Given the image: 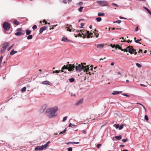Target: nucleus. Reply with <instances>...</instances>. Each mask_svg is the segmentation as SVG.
Returning a JSON list of instances; mask_svg holds the SVG:
<instances>
[{
  "mask_svg": "<svg viewBox=\"0 0 151 151\" xmlns=\"http://www.w3.org/2000/svg\"><path fill=\"white\" fill-rule=\"evenodd\" d=\"M58 110L57 106L47 109L46 111V114L49 118H53L57 115V112Z\"/></svg>",
  "mask_w": 151,
  "mask_h": 151,
  "instance_id": "nucleus-1",
  "label": "nucleus"
},
{
  "mask_svg": "<svg viewBox=\"0 0 151 151\" xmlns=\"http://www.w3.org/2000/svg\"><path fill=\"white\" fill-rule=\"evenodd\" d=\"M75 66L74 65L71 64L67 65H64L62 68V70H56L55 71L53 72V73H58L60 72H64L66 73V72L64 71L65 69H68L69 71H71L74 70Z\"/></svg>",
  "mask_w": 151,
  "mask_h": 151,
  "instance_id": "nucleus-2",
  "label": "nucleus"
},
{
  "mask_svg": "<svg viewBox=\"0 0 151 151\" xmlns=\"http://www.w3.org/2000/svg\"><path fill=\"white\" fill-rule=\"evenodd\" d=\"M75 66V68H76V71H81L82 69L85 68V70L86 72H87L89 70V67L88 65L87 66H84L83 65H81V64H79L78 66H76L75 65L73 64Z\"/></svg>",
  "mask_w": 151,
  "mask_h": 151,
  "instance_id": "nucleus-3",
  "label": "nucleus"
},
{
  "mask_svg": "<svg viewBox=\"0 0 151 151\" xmlns=\"http://www.w3.org/2000/svg\"><path fill=\"white\" fill-rule=\"evenodd\" d=\"M96 3L99 5L103 6H107L108 4L106 1H97Z\"/></svg>",
  "mask_w": 151,
  "mask_h": 151,
  "instance_id": "nucleus-4",
  "label": "nucleus"
},
{
  "mask_svg": "<svg viewBox=\"0 0 151 151\" xmlns=\"http://www.w3.org/2000/svg\"><path fill=\"white\" fill-rule=\"evenodd\" d=\"M3 27L6 30H8L10 28V25L8 23L4 22L3 24Z\"/></svg>",
  "mask_w": 151,
  "mask_h": 151,
  "instance_id": "nucleus-5",
  "label": "nucleus"
},
{
  "mask_svg": "<svg viewBox=\"0 0 151 151\" xmlns=\"http://www.w3.org/2000/svg\"><path fill=\"white\" fill-rule=\"evenodd\" d=\"M86 32L85 33V35L86 36L87 38H89L90 37V36H91V38H92L93 35V33H90L89 31H88L86 30Z\"/></svg>",
  "mask_w": 151,
  "mask_h": 151,
  "instance_id": "nucleus-6",
  "label": "nucleus"
},
{
  "mask_svg": "<svg viewBox=\"0 0 151 151\" xmlns=\"http://www.w3.org/2000/svg\"><path fill=\"white\" fill-rule=\"evenodd\" d=\"M128 48H129L128 51L131 54H132L133 52L136 51L135 49H133V47L132 46H128Z\"/></svg>",
  "mask_w": 151,
  "mask_h": 151,
  "instance_id": "nucleus-7",
  "label": "nucleus"
},
{
  "mask_svg": "<svg viewBox=\"0 0 151 151\" xmlns=\"http://www.w3.org/2000/svg\"><path fill=\"white\" fill-rule=\"evenodd\" d=\"M47 107V105L46 104L44 105L42 107L41 109L40 110V112L41 113L43 112L46 109Z\"/></svg>",
  "mask_w": 151,
  "mask_h": 151,
  "instance_id": "nucleus-8",
  "label": "nucleus"
},
{
  "mask_svg": "<svg viewBox=\"0 0 151 151\" xmlns=\"http://www.w3.org/2000/svg\"><path fill=\"white\" fill-rule=\"evenodd\" d=\"M47 28V27L44 26L41 27L39 30L40 34L42 33L43 31L45 30Z\"/></svg>",
  "mask_w": 151,
  "mask_h": 151,
  "instance_id": "nucleus-9",
  "label": "nucleus"
},
{
  "mask_svg": "<svg viewBox=\"0 0 151 151\" xmlns=\"http://www.w3.org/2000/svg\"><path fill=\"white\" fill-rule=\"evenodd\" d=\"M9 43L8 42H5L4 43L3 45V48L6 49L7 47L9 46Z\"/></svg>",
  "mask_w": 151,
  "mask_h": 151,
  "instance_id": "nucleus-10",
  "label": "nucleus"
},
{
  "mask_svg": "<svg viewBox=\"0 0 151 151\" xmlns=\"http://www.w3.org/2000/svg\"><path fill=\"white\" fill-rule=\"evenodd\" d=\"M43 150V148L42 147V146H37L35 148V151L42 150Z\"/></svg>",
  "mask_w": 151,
  "mask_h": 151,
  "instance_id": "nucleus-11",
  "label": "nucleus"
},
{
  "mask_svg": "<svg viewBox=\"0 0 151 151\" xmlns=\"http://www.w3.org/2000/svg\"><path fill=\"white\" fill-rule=\"evenodd\" d=\"M41 84H44V85H50V83L47 81H44L42 82Z\"/></svg>",
  "mask_w": 151,
  "mask_h": 151,
  "instance_id": "nucleus-12",
  "label": "nucleus"
},
{
  "mask_svg": "<svg viewBox=\"0 0 151 151\" xmlns=\"http://www.w3.org/2000/svg\"><path fill=\"white\" fill-rule=\"evenodd\" d=\"M83 102V99H81L80 100H79L77 103H76L75 104V105H76L77 106H78L79 105H80L81 104H82Z\"/></svg>",
  "mask_w": 151,
  "mask_h": 151,
  "instance_id": "nucleus-13",
  "label": "nucleus"
},
{
  "mask_svg": "<svg viewBox=\"0 0 151 151\" xmlns=\"http://www.w3.org/2000/svg\"><path fill=\"white\" fill-rule=\"evenodd\" d=\"M24 34L22 32H17L15 33V35L16 36H20Z\"/></svg>",
  "mask_w": 151,
  "mask_h": 151,
  "instance_id": "nucleus-14",
  "label": "nucleus"
},
{
  "mask_svg": "<svg viewBox=\"0 0 151 151\" xmlns=\"http://www.w3.org/2000/svg\"><path fill=\"white\" fill-rule=\"evenodd\" d=\"M122 92V91H114L112 93V94L113 95H116L118 94H119V93H120Z\"/></svg>",
  "mask_w": 151,
  "mask_h": 151,
  "instance_id": "nucleus-15",
  "label": "nucleus"
},
{
  "mask_svg": "<svg viewBox=\"0 0 151 151\" xmlns=\"http://www.w3.org/2000/svg\"><path fill=\"white\" fill-rule=\"evenodd\" d=\"M61 41L64 42H68L69 40H68L66 37H63L61 39Z\"/></svg>",
  "mask_w": 151,
  "mask_h": 151,
  "instance_id": "nucleus-16",
  "label": "nucleus"
},
{
  "mask_svg": "<svg viewBox=\"0 0 151 151\" xmlns=\"http://www.w3.org/2000/svg\"><path fill=\"white\" fill-rule=\"evenodd\" d=\"M17 51H14V49H13L10 53V55H13L15 53H17Z\"/></svg>",
  "mask_w": 151,
  "mask_h": 151,
  "instance_id": "nucleus-17",
  "label": "nucleus"
},
{
  "mask_svg": "<svg viewBox=\"0 0 151 151\" xmlns=\"http://www.w3.org/2000/svg\"><path fill=\"white\" fill-rule=\"evenodd\" d=\"M103 44H98L96 45V47L98 48H101L103 47H104Z\"/></svg>",
  "mask_w": 151,
  "mask_h": 151,
  "instance_id": "nucleus-18",
  "label": "nucleus"
},
{
  "mask_svg": "<svg viewBox=\"0 0 151 151\" xmlns=\"http://www.w3.org/2000/svg\"><path fill=\"white\" fill-rule=\"evenodd\" d=\"M114 137L117 139L118 140H119L122 139V136L121 135H120L119 136H115Z\"/></svg>",
  "mask_w": 151,
  "mask_h": 151,
  "instance_id": "nucleus-19",
  "label": "nucleus"
},
{
  "mask_svg": "<svg viewBox=\"0 0 151 151\" xmlns=\"http://www.w3.org/2000/svg\"><path fill=\"white\" fill-rule=\"evenodd\" d=\"M143 8L144 9L146 10L148 12V13L151 15V12L145 6H144Z\"/></svg>",
  "mask_w": 151,
  "mask_h": 151,
  "instance_id": "nucleus-20",
  "label": "nucleus"
},
{
  "mask_svg": "<svg viewBox=\"0 0 151 151\" xmlns=\"http://www.w3.org/2000/svg\"><path fill=\"white\" fill-rule=\"evenodd\" d=\"M99 16H102L105 15V14L104 13L99 12L98 14Z\"/></svg>",
  "mask_w": 151,
  "mask_h": 151,
  "instance_id": "nucleus-21",
  "label": "nucleus"
},
{
  "mask_svg": "<svg viewBox=\"0 0 151 151\" xmlns=\"http://www.w3.org/2000/svg\"><path fill=\"white\" fill-rule=\"evenodd\" d=\"M26 35H29L31 33V31L29 29H27L26 30Z\"/></svg>",
  "mask_w": 151,
  "mask_h": 151,
  "instance_id": "nucleus-22",
  "label": "nucleus"
},
{
  "mask_svg": "<svg viewBox=\"0 0 151 151\" xmlns=\"http://www.w3.org/2000/svg\"><path fill=\"white\" fill-rule=\"evenodd\" d=\"M13 23L14 24L17 25H19V22L16 20H14L13 22Z\"/></svg>",
  "mask_w": 151,
  "mask_h": 151,
  "instance_id": "nucleus-23",
  "label": "nucleus"
},
{
  "mask_svg": "<svg viewBox=\"0 0 151 151\" xmlns=\"http://www.w3.org/2000/svg\"><path fill=\"white\" fill-rule=\"evenodd\" d=\"M80 32L82 33V35H84V36H83L82 37L84 39L85 38L86 36L85 35V34L84 35V33L83 32H84V31H83L82 30H80L78 31V32Z\"/></svg>",
  "mask_w": 151,
  "mask_h": 151,
  "instance_id": "nucleus-24",
  "label": "nucleus"
},
{
  "mask_svg": "<svg viewBox=\"0 0 151 151\" xmlns=\"http://www.w3.org/2000/svg\"><path fill=\"white\" fill-rule=\"evenodd\" d=\"M32 37L33 36L32 35H29L28 36H27V40H31L32 39Z\"/></svg>",
  "mask_w": 151,
  "mask_h": 151,
  "instance_id": "nucleus-25",
  "label": "nucleus"
},
{
  "mask_svg": "<svg viewBox=\"0 0 151 151\" xmlns=\"http://www.w3.org/2000/svg\"><path fill=\"white\" fill-rule=\"evenodd\" d=\"M69 81L70 83H72L74 81L75 79L73 78H70L69 79Z\"/></svg>",
  "mask_w": 151,
  "mask_h": 151,
  "instance_id": "nucleus-26",
  "label": "nucleus"
},
{
  "mask_svg": "<svg viewBox=\"0 0 151 151\" xmlns=\"http://www.w3.org/2000/svg\"><path fill=\"white\" fill-rule=\"evenodd\" d=\"M26 90V87H24L21 89V91H22V92H23L25 91Z\"/></svg>",
  "mask_w": 151,
  "mask_h": 151,
  "instance_id": "nucleus-27",
  "label": "nucleus"
},
{
  "mask_svg": "<svg viewBox=\"0 0 151 151\" xmlns=\"http://www.w3.org/2000/svg\"><path fill=\"white\" fill-rule=\"evenodd\" d=\"M96 20L97 22H100L101 20V18L100 17H98L96 18Z\"/></svg>",
  "mask_w": 151,
  "mask_h": 151,
  "instance_id": "nucleus-28",
  "label": "nucleus"
},
{
  "mask_svg": "<svg viewBox=\"0 0 151 151\" xmlns=\"http://www.w3.org/2000/svg\"><path fill=\"white\" fill-rule=\"evenodd\" d=\"M48 146L47 144H45L44 145L42 146V147L43 148V150L45 149L46 147Z\"/></svg>",
  "mask_w": 151,
  "mask_h": 151,
  "instance_id": "nucleus-29",
  "label": "nucleus"
},
{
  "mask_svg": "<svg viewBox=\"0 0 151 151\" xmlns=\"http://www.w3.org/2000/svg\"><path fill=\"white\" fill-rule=\"evenodd\" d=\"M83 8V6H81L79 9H78V10L79 12H82V9Z\"/></svg>",
  "mask_w": 151,
  "mask_h": 151,
  "instance_id": "nucleus-30",
  "label": "nucleus"
},
{
  "mask_svg": "<svg viewBox=\"0 0 151 151\" xmlns=\"http://www.w3.org/2000/svg\"><path fill=\"white\" fill-rule=\"evenodd\" d=\"M121 47H120L119 45H116V46L115 47V48L117 49L118 48L119 49H121Z\"/></svg>",
  "mask_w": 151,
  "mask_h": 151,
  "instance_id": "nucleus-31",
  "label": "nucleus"
},
{
  "mask_svg": "<svg viewBox=\"0 0 151 151\" xmlns=\"http://www.w3.org/2000/svg\"><path fill=\"white\" fill-rule=\"evenodd\" d=\"M6 50V49L4 48H3L1 51V53H4L5 51V50Z\"/></svg>",
  "mask_w": 151,
  "mask_h": 151,
  "instance_id": "nucleus-32",
  "label": "nucleus"
},
{
  "mask_svg": "<svg viewBox=\"0 0 151 151\" xmlns=\"http://www.w3.org/2000/svg\"><path fill=\"white\" fill-rule=\"evenodd\" d=\"M75 126V125H73L71 123H70L69 124V127L73 128Z\"/></svg>",
  "mask_w": 151,
  "mask_h": 151,
  "instance_id": "nucleus-33",
  "label": "nucleus"
},
{
  "mask_svg": "<svg viewBox=\"0 0 151 151\" xmlns=\"http://www.w3.org/2000/svg\"><path fill=\"white\" fill-rule=\"evenodd\" d=\"M136 65L137 66L138 68H140L141 67V65L138 63H136Z\"/></svg>",
  "mask_w": 151,
  "mask_h": 151,
  "instance_id": "nucleus-34",
  "label": "nucleus"
},
{
  "mask_svg": "<svg viewBox=\"0 0 151 151\" xmlns=\"http://www.w3.org/2000/svg\"><path fill=\"white\" fill-rule=\"evenodd\" d=\"M141 39H140V40L137 39V40H135V42L136 43H139L140 44H141V43H140L139 42V41H141Z\"/></svg>",
  "mask_w": 151,
  "mask_h": 151,
  "instance_id": "nucleus-35",
  "label": "nucleus"
},
{
  "mask_svg": "<svg viewBox=\"0 0 151 151\" xmlns=\"http://www.w3.org/2000/svg\"><path fill=\"white\" fill-rule=\"evenodd\" d=\"M121 22V21L120 20H119L117 21H115L114 22V23H120Z\"/></svg>",
  "mask_w": 151,
  "mask_h": 151,
  "instance_id": "nucleus-36",
  "label": "nucleus"
},
{
  "mask_svg": "<svg viewBox=\"0 0 151 151\" xmlns=\"http://www.w3.org/2000/svg\"><path fill=\"white\" fill-rule=\"evenodd\" d=\"M124 127V126L123 125H121L119 127V130H120L122 129Z\"/></svg>",
  "mask_w": 151,
  "mask_h": 151,
  "instance_id": "nucleus-37",
  "label": "nucleus"
},
{
  "mask_svg": "<svg viewBox=\"0 0 151 151\" xmlns=\"http://www.w3.org/2000/svg\"><path fill=\"white\" fill-rule=\"evenodd\" d=\"M66 129L65 128L63 130V131L62 132H61L59 134H63L64 133V132H65V131H66Z\"/></svg>",
  "mask_w": 151,
  "mask_h": 151,
  "instance_id": "nucleus-38",
  "label": "nucleus"
},
{
  "mask_svg": "<svg viewBox=\"0 0 151 151\" xmlns=\"http://www.w3.org/2000/svg\"><path fill=\"white\" fill-rule=\"evenodd\" d=\"M14 44H13L11 46L7 49L8 51L9 50L14 46Z\"/></svg>",
  "mask_w": 151,
  "mask_h": 151,
  "instance_id": "nucleus-39",
  "label": "nucleus"
},
{
  "mask_svg": "<svg viewBox=\"0 0 151 151\" xmlns=\"http://www.w3.org/2000/svg\"><path fill=\"white\" fill-rule=\"evenodd\" d=\"M111 4L115 6H116V7H119V5H117V4H115V3H112Z\"/></svg>",
  "mask_w": 151,
  "mask_h": 151,
  "instance_id": "nucleus-40",
  "label": "nucleus"
},
{
  "mask_svg": "<svg viewBox=\"0 0 151 151\" xmlns=\"http://www.w3.org/2000/svg\"><path fill=\"white\" fill-rule=\"evenodd\" d=\"M67 118V116H65V117H64L63 118V120H62V121L63 122H64L66 120Z\"/></svg>",
  "mask_w": 151,
  "mask_h": 151,
  "instance_id": "nucleus-41",
  "label": "nucleus"
},
{
  "mask_svg": "<svg viewBox=\"0 0 151 151\" xmlns=\"http://www.w3.org/2000/svg\"><path fill=\"white\" fill-rule=\"evenodd\" d=\"M144 118L146 120V121H147L148 120V118L147 115H145V116Z\"/></svg>",
  "mask_w": 151,
  "mask_h": 151,
  "instance_id": "nucleus-42",
  "label": "nucleus"
},
{
  "mask_svg": "<svg viewBox=\"0 0 151 151\" xmlns=\"http://www.w3.org/2000/svg\"><path fill=\"white\" fill-rule=\"evenodd\" d=\"M128 141V139H123L122 140V141L124 142H126L127 141Z\"/></svg>",
  "mask_w": 151,
  "mask_h": 151,
  "instance_id": "nucleus-43",
  "label": "nucleus"
},
{
  "mask_svg": "<svg viewBox=\"0 0 151 151\" xmlns=\"http://www.w3.org/2000/svg\"><path fill=\"white\" fill-rule=\"evenodd\" d=\"M3 58V56H1L0 58V64H1Z\"/></svg>",
  "mask_w": 151,
  "mask_h": 151,
  "instance_id": "nucleus-44",
  "label": "nucleus"
},
{
  "mask_svg": "<svg viewBox=\"0 0 151 151\" xmlns=\"http://www.w3.org/2000/svg\"><path fill=\"white\" fill-rule=\"evenodd\" d=\"M37 26L36 25H34L33 26L32 28L33 29H36L37 28Z\"/></svg>",
  "mask_w": 151,
  "mask_h": 151,
  "instance_id": "nucleus-45",
  "label": "nucleus"
},
{
  "mask_svg": "<svg viewBox=\"0 0 151 151\" xmlns=\"http://www.w3.org/2000/svg\"><path fill=\"white\" fill-rule=\"evenodd\" d=\"M84 25V23H81V27H80V28H83V27Z\"/></svg>",
  "mask_w": 151,
  "mask_h": 151,
  "instance_id": "nucleus-46",
  "label": "nucleus"
},
{
  "mask_svg": "<svg viewBox=\"0 0 151 151\" xmlns=\"http://www.w3.org/2000/svg\"><path fill=\"white\" fill-rule=\"evenodd\" d=\"M68 151H72V148L71 147H70L68 148Z\"/></svg>",
  "mask_w": 151,
  "mask_h": 151,
  "instance_id": "nucleus-47",
  "label": "nucleus"
},
{
  "mask_svg": "<svg viewBox=\"0 0 151 151\" xmlns=\"http://www.w3.org/2000/svg\"><path fill=\"white\" fill-rule=\"evenodd\" d=\"M101 144H98L97 145V147L98 148H99L101 146Z\"/></svg>",
  "mask_w": 151,
  "mask_h": 151,
  "instance_id": "nucleus-48",
  "label": "nucleus"
},
{
  "mask_svg": "<svg viewBox=\"0 0 151 151\" xmlns=\"http://www.w3.org/2000/svg\"><path fill=\"white\" fill-rule=\"evenodd\" d=\"M124 96H126L127 97H129V96L128 94H122Z\"/></svg>",
  "mask_w": 151,
  "mask_h": 151,
  "instance_id": "nucleus-49",
  "label": "nucleus"
},
{
  "mask_svg": "<svg viewBox=\"0 0 151 151\" xmlns=\"http://www.w3.org/2000/svg\"><path fill=\"white\" fill-rule=\"evenodd\" d=\"M67 145H68L69 144H73V142H68L66 143Z\"/></svg>",
  "mask_w": 151,
  "mask_h": 151,
  "instance_id": "nucleus-50",
  "label": "nucleus"
},
{
  "mask_svg": "<svg viewBox=\"0 0 151 151\" xmlns=\"http://www.w3.org/2000/svg\"><path fill=\"white\" fill-rule=\"evenodd\" d=\"M63 2L64 4H66L68 2V0H63Z\"/></svg>",
  "mask_w": 151,
  "mask_h": 151,
  "instance_id": "nucleus-51",
  "label": "nucleus"
},
{
  "mask_svg": "<svg viewBox=\"0 0 151 151\" xmlns=\"http://www.w3.org/2000/svg\"><path fill=\"white\" fill-rule=\"evenodd\" d=\"M22 30V29L21 28H19L17 29V31L18 32H19V31H21Z\"/></svg>",
  "mask_w": 151,
  "mask_h": 151,
  "instance_id": "nucleus-52",
  "label": "nucleus"
},
{
  "mask_svg": "<svg viewBox=\"0 0 151 151\" xmlns=\"http://www.w3.org/2000/svg\"><path fill=\"white\" fill-rule=\"evenodd\" d=\"M119 18L120 19H127V18H125L124 17H121V16H120L119 17Z\"/></svg>",
  "mask_w": 151,
  "mask_h": 151,
  "instance_id": "nucleus-53",
  "label": "nucleus"
},
{
  "mask_svg": "<svg viewBox=\"0 0 151 151\" xmlns=\"http://www.w3.org/2000/svg\"><path fill=\"white\" fill-rule=\"evenodd\" d=\"M128 47L127 48H125L124 49V52H128V50H127V48H128Z\"/></svg>",
  "mask_w": 151,
  "mask_h": 151,
  "instance_id": "nucleus-54",
  "label": "nucleus"
},
{
  "mask_svg": "<svg viewBox=\"0 0 151 151\" xmlns=\"http://www.w3.org/2000/svg\"><path fill=\"white\" fill-rule=\"evenodd\" d=\"M140 85L141 86H144V87H147V86L144 84H140Z\"/></svg>",
  "mask_w": 151,
  "mask_h": 151,
  "instance_id": "nucleus-55",
  "label": "nucleus"
},
{
  "mask_svg": "<svg viewBox=\"0 0 151 151\" xmlns=\"http://www.w3.org/2000/svg\"><path fill=\"white\" fill-rule=\"evenodd\" d=\"M119 124H117L116 125L115 127L116 129H117L118 128H119Z\"/></svg>",
  "mask_w": 151,
  "mask_h": 151,
  "instance_id": "nucleus-56",
  "label": "nucleus"
},
{
  "mask_svg": "<svg viewBox=\"0 0 151 151\" xmlns=\"http://www.w3.org/2000/svg\"><path fill=\"white\" fill-rule=\"evenodd\" d=\"M138 30V26H137L136 27V29H135V31H137Z\"/></svg>",
  "mask_w": 151,
  "mask_h": 151,
  "instance_id": "nucleus-57",
  "label": "nucleus"
},
{
  "mask_svg": "<svg viewBox=\"0 0 151 151\" xmlns=\"http://www.w3.org/2000/svg\"><path fill=\"white\" fill-rule=\"evenodd\" d=\"M67 31H69V32H71V29H70L69 28H68L67 29Z\"/></svg>",
  "mask_w": 151,
  "mask_h": 151,
  "instance_id": "nucleus-58",
  "label": "nucleus"
},
{
  "mask_svg": "<svg viewBox=\"0 0 151 151\" xmlns=\"http://www.w3.org/2000/svg\"><path fill=\"white\" fill-rule=\"evenodd\" d=\"M78 4L80 5H81L83 4V3L81 2L78 3Z\"/></svg>",
  "mask_w": 151,
  "mask_h": 151,
  "instance_id": "nucleus-59",
  "label": "nucleus"
},
{
  "mask_svg": "<svg viewBox=\"0 0 151 151\" xmlns=\"http://www.w3.org/2000/svg\"><path fill=\"white\" fill-rule=\"evenodd\" d=\"M82 34H81L79 33L78 34V35L79 37H82Z\"/></svg>",
  "mask_w": 151,
  "mask_h": 151,
  "instance_id": "nucleus-60",
  "label": "nucleus"
},
{
  "mask_svg": "<svg viewBox=\"0 0 151 151\" xmlns=\"http://www.w3.org/2000/svg\"><path fill=\"white\" fill-rule=\"evenodd\" d=\"M79 143V142H73V144H78Z\"/></svg>",
  "mask_w": 151,
  "mask_h": 151,
  "instance_id": "nucleus-61",
  "label": "nucleus"
},
{
  "mask_svg": "<svg viewBox=\"0 0 151 151\" xmlns=\"http://www.w3.org/2000/svg\"><path fill=\"white\" fill-rule=\"evenodd\" d=\"M116 46V45H111V47L114 48H115V47Z\"/></svg>",
  "mask_w": 151,
  "mask_h": 151,
  "instance_id": "nucleus-62",
  "label": "nucleus"
},
{
  "mask_svg": "<svg viewBox=\"0 0 151 151\" xmlns=\"http://www.w3.org/2000/svg\"><path fill=\"white\" fill-rule=\"evenodd\" d=\"M132 40L130 41L129 40L127 41L126 42L128 43H129V42H132Z\"/></svg>",
  "mask_w": 151,
  "mask_h": 151,
  "instance_id": "nucleus-63",
  "label": "nucleus"
},
{
  "mask_svg": "<svg viewBox=\"0 0 151 151\" xmlns=\"http://www.w3.org/2000/svg\"><path fill=\"white\" fill-rule=\"evenodd\" d=\"M142 52V50L140 49L138 51V53Z\"/></svg>",
  "mask_w": 151,
  "mask_h": 151,
  "instance_id": "nucleus-64",
  "label": "nucleus"
}]
</instances>
